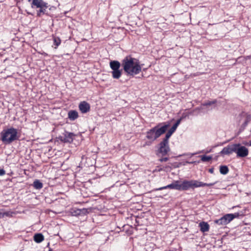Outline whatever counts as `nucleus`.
Listing matches in <instances>:
<instances>
[{"instance_id": "f257e3e1", "label": "nucleus", "mask_w": 251, "mask_h": 251, "mask_svg": "<svg viewBox=\"0 0 251 251\" xmlns=\"http://www.w3.org/2000/svg\"><path fill=\"white\" fill-rule=\"evenodd\" d=\"M109 66L112 70V76L114 79H119L122 75V70L120 69L121 63L117 60L111 61ZM121 66L124 71L127 75H135L140 73L142 70V66L138 60L127 55L122 60Z\"/></svg>"}, {"instance_id": "f03ea898", "label": "nucleus", "mask_w": 251, "mask_h": 251, "mask_svg": "<svg viewBox=\"0 0 251 251\" xmlns=\"http://www.w3.org/2000/svg\"><path fill=\"white\" fill-rule=\"evenodd\" d=\"M0 136L1 140L5 145L10 144L19 138L18 129L13 127L3 129L0 132Z\"/></svg>"}, {"instance_id": "7ed1b4c3", "label": "nucleus", "mask_w": 251, "mask_h": 251, "mask_svg": "<svg viewBox=\"0 0 251 251\" xmlns=\"http://www.w3.org/2000/svg\"><path fill=\"white\" fill-rule=\"evenodd\" d=\"M169 126V124H159L147 132L146 138L152 141H155L166 131Z\"/></svg>"}, {"instance_id": "20e7f679", "label": "nucleus", "mask_w": 251, "mask_h": 251, "mask_svg": "<svg viewBox=\"0 0 251 251\" xmlns=\"http://www.w3.org/2000/svg\"><path fill=\"white\" fill-rule=\"evenodd\" d=\"M244 215L243 212H236L233 214H226L220 219L215 221V223L219 225H226L230 223L235 218H238L240 216Z\"/></svg>"}, {"instance_id": "39448f33", "label": "nucleus", "mask_w": 251, "mask_h": 251, "mask_svg": "<svg viewBox=\"0 0 251 251\" xmlns=\"http://www.w3.org/2000/svg\"><path fill=\"white\" fill-rule=\"evenodd\" d=\"M200 181L197 180H184L181 182V191L200 187Z\"/></svg>"}, {"instance_id": "423d86ee", "label": "nucleus", "mask_w": 251, "mask_h": 251, "mask_svg": "<svg viewBox=\"0 0 251 251\" xmlns=\"http://www.w3.org/2000/svg\"><path fill=\"white\" fill-rule=\"evenodd\" d=\"M170 151L169 145V140L164 138L159 144V148L157 151L158 155L161 154L162 156H165Z\"/></svg>"}, {"instance_id": "0eeeda50", "label": "nucleus", "mask_w": 251, "mask_h": 251, "mask_svg": "<svg viewBox=\"0 0 251 251\" xmlns=\"http://www.w3.org/2000/svg\"><path fill=\"white\" fill-rule=\"evenodd\" d=\"M75 134L72 132L65 131L61 135L59 136L58 139L63 143H71L75 138Z\"/></svg>"}, {"instance_id": "6e6552de", "label": "nucleus", "mask_w": 251, "mask_h": 251, "mask_svg": "<svg viewBox=\"0 0 251 251\" xmlns=\"http://www.w3.org/2000/svg\"><path fill=\"white\" fill-rule=\"evenodd\" d=\"M167 188L175 189L178 191H181V183H180V181L179 180H176L174 181L172 183L169 184L167 186L154 189L152 190V191H159L163 189H166Z\"/></svg>"}, {"instance_id": "1a4fd4ad", "label": "nucleus", "mask_w": 251, "mask_h": 251, "mask_svg": "<svg viewBox=\"0 0 251 251\" xmlns=\"http://www.w3.org/2000/svg\"><path fill=\"white\" fill-rule=\"evenodd\" d=\"M235 153L239 157H245L248 155L249 150L245 146H241L240 144H236Z\"/></svg>"}, {"instance_id": "9d476101", "label": "nucleus", "mask_w": 251, "mask_h": 251, "mask_svg": "<svg viewBox=\"0 0 251 251\" xmlns=\"http://www.w3.org/2000/svg\"><path fill=\"white\" fill-rule=\"evenodd\" d=\"M236 144L228 145L224 147L223 150L220 152V154L223 156L225 155H230L233 152H235Z\"/></svg>"}, {"instance_id": "9b49d317", "label": "nucleus", "mask_w": 251, "mask_h": 251, "mask_svg": "<svg viewBox=\"0 0 251 251\" xmlns=\"http://www.w3.org/2000/svg\"><path fill=\"white\" fill-rule=\"evenodd\" d=\"M183 117H181L180 119H178L176 123L169 130L167 133L166 134L165 139H166L169 140V139L171 136L172 134L176 131L177 126H179L181 121H182Z\"/></svg>"}, {"instance_id": "f8f14e48", "label": "nucleus", "mask_w": 251, "mask_h": 251, "mask_svg": "<svg viewBox=\"0 0 251 251\" xmlns=\"http://www.w3.org/2000/svg\"><path fill=\"white\" fill-rule=\"evenodd\" d=\"M78 108L82 113H86L90 110V105L87 102L83 101L79 103Z\"/></svg>"}, {"instance_id": "ddd939ff", "label": "nucleus", "mask_w": 251, "mask_h": 251, "mask_svg": "<svg viewBox=\"0 0 251 251\" xmlns=\"http://www.w3.org/2000/svg\"><path fill=\"white\" fill-rule=\"evenodd\" d=\"M49 6L47 3H45L41 7H39V10L37 11V15L39 17H41L42 15L44 14H46L49 15V13L47 11V8Z\"/></svg>"}, {"instance_id": "4468645a", "label": "nucleus", "mask_w": 251, "mask_h": 251, "mask_svg": "<svg viewBox=\"0 0 251 251\" xmlns=\"http://www.w3.org/2000/svg\"><path fill=\"white\" fill-rule=\"evenodd\" d=\"M68 117L71 121H75L78 117V112L76 110H70L68 113Z\"/></svg>"}, {"instance_id": "2eb2a0df", "label": "nucleus", "mask_w": 251, "mask_h": 251, "mask_svg": "<svg viewBox=\"0 0 251 251\" xmlns=\"http://www.w3.org/2000/svg\"><path fill=\"white\" fill-rule=\"evenodd\" d=\"M46 3L43 0H32L31 7L32 8H38Z\"/></svg>"}, {"instance_id": "dca6fc26", "label": "nucleus", "mask_w": 251, "mask_h": 251, "mask_svg": "<svg viewBox=\"0 0 251 251\" xmlns=\"http://www.w3.org/2000/svg\"><path fill=\"white\" fill-rule=\"evenodd\" d=\"M199 226L200 227V230L202 232H207L209 229V225L204 222H201L199 224Z\"/></svg>"}, {"instance_id": "f3484780", "label": "nucleus", "mask_w": 251, "mask_h": 251, "mask_svg": "<svg viewBox=\"0 0 251 251\" xmlns=\"http://www.w3.org/2000/svg\"><path fill=\"white\" fill-rule=\"evenodd\" d=\"M44 239V237L41 233L35 234L34 236V240L35 242L39 243L43 241Z\"/></svg>"}, {"instance_id": "a211bd4d", "label": "nucleus", "mask_w": 251, "mask_h": 251, "mask_svg": "<svg viewBox=\"0 0 251 251\" xmlns=\"http://www.w3.org/2000/svg\"><path fill=\"white\" fill-rule=\"evenodd\" d=\"M33 186L36 189H41L43 187V183L38 179H36L33 183Z\"/></svg>"}, {"instance_id": "6ab92c4d", "label": "nucleus", "mask_w": 251, "mask_h": 251, "mask_svg": "<svg viewBox=\"0 0 251 251\" xmlns=\"http://www.w3.org/2000/svg\"><path fill=\"white\" fill-rule=\"evenodd\" d=\"M229 169L226 166H221L220 168V172L222 175H226L228 173Z\"/></svg>"}, {"instance_id": "aec40b11", "label": "nucleus", "mask_w": 251, "mask_h": 251, "mask_svg": "<svg viewBox=\"0 0 251 251\" xmlns=\"http://www.w3.org/2000/svg\"><path fill=\"white\" fill-rule=\"evenodd\" d=\"M53 44L55 46V48L56 49L61 44V40L59 37L53 36Z\"/></svg>"}, {"instance_id": "412c9836", "label": "nucleus", "mask_w": 251, "mask_h": 251, "mask_svg": "<svg viewBox=\"0 0 251 251\" xmlns=\"http://www.w3.org/2000/svg\"><path fill=\"white\" fill-rule=\"evenodd\" d=\"M218 182V181H215L213 183H203L202 182L200 181V187H204V186H211L214 185V184H216Z\"/></svg>"}, {"instance_id": "4be33fe9", "label": "nucleus", "mask_w": 251, "mask_h": 251, "mask_svg": "<svg viewBox=\"0 0 251 251\" xmlns=\"http://www.w3.org/2000/svg\"><path fill=\"white\" fill-rule=\"evenodd\" d=\"M217 101L216 100H214L212 101H208L207 102H205L203 103L202 104V105L204 106H207L211 105L212 104H214L217 102Z\"/></svg>"}, {"instance_id": "5701e85b", "label": "nucleus", "mask_w": 251, "mask_h": 251, "mask_svg": "<svg viewBox=\"0 0 251 251\" xmlns=\"http://www.w3.org/2000/svg\"><path fill=\"white\" fill-rule=\"evenodd\" d=\"M14 214H15V213L11 211L3 212V218L4 217H13V215Z\"/></svg>"}, {"instance_id": "b1692460", "label": "nucleus", "mask_w": 251, "mask_h": 251, "mask_svg": "<svg viewBox=\"0 0 251 251\" xmlns=\"http://www.w3.org/2000/svg\"><path fill=\"white\" fill-rule=\"evenodd\" d=\"M212 159L210 156L203 155L201 157V160L203 162H208Z\"/></svg>"}, {"instance_id": "393cba45", "label": "nucleus", "mask_w": 251, "mask_h": 251, "mask_svg": "<svg viewBox=\"0 0 251 251\" xmlns=\"http://www.w3.org/2000/svg\"><path fill=\"white\" fill-rule=\"evenodd\" d=\"M82 210H85V209H83L81 210L80 209H77L76 210H75L72 213H73V215H75V216L79 215H80L81 211Z\"/></svg>"}, {"instance_id": "a878e982", "label": "nucleus", "mask_w": 251, "mask_h": 251, "mask_svg": "<svg viewBox=\"0 0 251 251\" xmlns=\"http://www.w3.org/2000/svg\"><path fill=\"white\" fill-rule=\"evenodd\" d=\"M169 160V158L168 157H162L161 158H160L159 159V161L160 162H166V161H167L168 160Z\"/></svg>"}, {"instance_id": "bb28decb", "label": "nucleus", "mask_w": 251, "mask_h": 251, "mask_svg": "<svg viewBox=\"0 0 251 251\" xmlns=\"http://www.w3.org/2000/svg\"><path fill=\"white\" fill-rule=\"evenodd\" d=\"M5 174V171L3 169H0V176H3Z\"/></svg>"}, {"instance_id": "cd10ccee", "label": "nucleus", "mask_w": 251, "mask_h": 251, "mask_svg": "<svg viewBox=\"0 0 251 251\" xmlns=\"http://www.w3.org/2000/svg\"><path fill=\"white\" fill-rule=\"evenodd\" d=\"M3 218V211L2 209H0V219Z\"/></svg>"}, {"instance_id": "c85d7f7f", "label": "nucleus", "mask_w": 251, "mask_h": 251, "mask_svg": "<svg viewBox=\"0 0 251 251\" xmlns=\"http://www.w3.org/2000/svg\"><path fill=\"white\" fill-rule=\"evenodd\" d=\"M209 172L211 174H213L214 172V168H210L209 169Z\"/></svg>"}, {"instance_id": "c756f323", "label": "nucleus", "mask_w": 251, "mask_h": 251, "mask_svg": "<svg viewBox=\"0 0 251 251\" xmlns=\"http://www.w3.org/2000/svg\"><path fill=\"white\" fill-rule=\"evenodd\" d=\"M196 154V153H194L190 154L189 155H190L191 156H193V155H195V154Z\"/></svg>"}, {"instance_id": "7c9ffc66", "label": "nucleus", "mask_w": 251, "mask_h": 251, "mask_svg": "<svg viewBox=\"0 0 251 251\" xmlns=\"http://www.w3.org/2000/svg\"><path fill=\"white\" fill-rule=\"evenodd\" d=\"M193 162H187V163H188V164H192Z\"/></svg>"}, {"instance_id": "2f4dec72", "label": "nucleus", "mask_w": 251, "mask_h": 251, "mask_svg": "<svg viewBox=\"0 0 251 251\" xmlns=\"http://www.w3.org/2000/svg\"><path fill=\"white\" fill-rule=\"evenodd\" d=\"M174 251V250H168V251Z\"/></svg>"}, {"instance_id": "473e14b6", "label": "nucleus", "mask_w": 251, "mask_h": 251, "mask_svg": "<svg viewBox=\"0 0 251 251\" xmlns=\"http://www.w3.org/2000/svg\"><path fill=\"white\" fill-rule=\"evenodd\" d=\"M211 151V150H210L209 151H208L206 152V153H208L209 152H210Z\"/></svg>"}, {"instance_id": "72a5a7b5", "label": "nucleus", "mask_w": 251, "mask_h": 251, "mask_svg": "<svg viewBox=\"0 0 251 251\" xmlns=\"http://www.w3.org/2000/svg\"><path fill=\"white\" fill-rule=\"evenodd\" d=\"M247 122H245V125H247Z\"/></svg>"}]
</instances>
